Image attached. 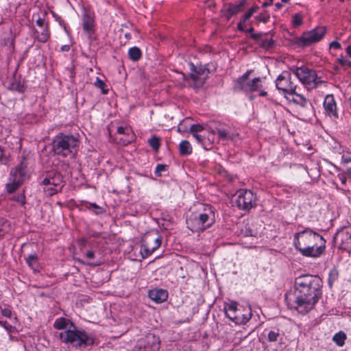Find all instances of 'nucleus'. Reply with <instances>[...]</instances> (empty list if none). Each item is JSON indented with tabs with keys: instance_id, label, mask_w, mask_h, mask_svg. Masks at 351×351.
Listing matches in <instances>:
<instances>
[{
	"instance_id": "nucleus-1",
	"label": "nucleus",
	"mask_w": 351,
	"mask_h": 351,
	"mask_svg": "<svg viewBox=\"0 0 351 351\" xmlns=\"http://www.w3.org/2000/svg\"><path fill=\"white\" fill-rule=\"evenodd\" d=\"M293 245L302 255L311 258L319 257L326 249V241L323 237L310 228L295 233Z\"/></svg>"
},
{
	"instance_id": "nucleus-2",
	"label": "nucleus",
	"mask_w": 351,
	"mask_h": 351,
	"mask_svg": "<svg viewBox=\"0 0 351 351\" xmlns=\"http://www.w3.org/2000/svg\"><path fill=\"white\" fill-rule=\"evenodd\" d=\"M215 221V212L213 207L207 204H199L195 215L188 217V228L193 232H203L210 228Z\"/></svg>"
},
{
	"instance_id": "nucleus-3",
	"label": "nucleus",
	"mask_w": 351,
	"mask_h": 351,
	"mask_svg": "<svg viewBox=\"0 0 351 351\" xmlns=\"http://www.w3.org/2000/svg\"><path fill=\"white\" fill-rule=\"evenodd\" d=\"M294 293L303 296L318 299L322 296V282L319 277L312 275H304L298 277L295 282Z\"/></svg>"
},
{
	"instance_id": "nucleus-4",
	"label": "nucleus",
	"mask_w": 351,
	"mask_h": 351,
	"mask_svg": "<svg viewBox=\"0 0 351 351\" xmlns=\"http://www.w3.org/2000/svg\"><path fill=\"white\" fill-rule=\"evenodd\" d=\"M60 338L64 343L70 344L72 347L83 350L91 346L95 343L93 335L84 330L73 329L66 330L60 333Z\"/></svg>"
},
{
	"instance_id": "nucleus-5",
	"label": "nucleus",
	"mask_w": 351,
	"mask_h": 351,
	"mask_svg": "<svg viewBox=\"0 0 351 351\" xmlns=\"http://www.w3.org/2000/svg\"><path fill=\"white\" fill-rule=\"evenodd\" d=\"M79 140L72 135L61 134L53 142V149L57 155L63 157L73 156L77 151Z\"/></svg>"
},
{
	"instance_id": "nucleus-6",
	"label": "nucleus",
	"mask_w": 351,
	"mask_h": 351,
	"mask_svg": "<svg viewBox=\"0 0 351 351\" xmlns=\"http://www.w3.org/2000/svg\"><path fill=\"white\" fill-rule=\"evenodd\" d=\"M318 299L303 296L298 293H287L285 302L289 308L296 310L298 313L305 314L311 311L318 302Z\"/></svg>"
},
{
	"instance_id": "nucleus-7",
	"label": "nucleus",
	"mask_w": 351,
	"mask_h": 351,
	"mask_svg": "<svg viewBox=\"0 0 351 351\" xmlns=\"http://www.w3.org/2000/svg\"><path fill=\"white\" fill-rule=\"evenodd\" d=\"M161 236L157 230L145 234L142 239L141 253L143 258L149 256L161 245Z\"/></svg>"
},
{
	"instance_id": "nucleus-8",
	"label": "nucleus",
	"mask_w": 351,
	"mask_h": 351,
	"mask_svg": "<svg viewBox=\"0 0 351 351\" xmlns=\"http://www.w3.org/2000/svg\"><path fill=\"white\" fill-rule=\"evenodd\" d=\"M250 71H247L235 82L234 88L236 90H243L252 93L258 91L263 86L260 77H255L252 80H249Z\"/></svg>"
},
{
	"instance_id": "nucleus-9",
	"label": "nucleus",
	"mask_w": 351,
	"mask_h": 351,
	"mask_svg": "<svg viewBox=\"0 0 351 351\" xmlns=\"http://www.w3.org/2000/svg\"><path fill=\"white\" fill-rule=\"evenodd\" d=\"M291 71L303 84L308 85L311 88L316 87L322 82L317 78L315 71L306 66L292 67Z\"/></svg>"
},
{
	"instance_id": "nucleus-10",
	"label": "nucleus",
	"mask_w": 351,
	"mask_h": 351,
	"mask_svg": "<svg viewBox=\"0 0 351 351\" xmlns=\"http://www.w3.org/2000/svg\"><path fill=\"white\" fill-rule=\"evenodd\" d=\"M237 206L241 210H250L256 205V195L250 190H240L237 193Z\"/></svg>"
},
{
	"instance_id": "nucleus-11",
	"label": "nucleus",
	"mask_w": 351,
	"mask_h": 351,
	"mask_svg": "<svg viewBox=\"0 0 351 351\" xmlns=\"http://www.w3.org/2000/svg\"><path fill=\"white\" fill-rule=\"evenodd\" d=\"M326 29L324 27H317L311 31L304 32L298 38V44L302 46H308L319 41L325 35Z\"/></svg>"
},
{
	"instance_id": "nucleus-12",
	"label": "nucleus",
	"mask_w": 351,
	"mask_h": 351,
	"mask_svg": "<svg viewBox=\"0 0 351 351\" xmlns=\"http://www.w3.org/2000/svg\"><path fill=\"white\" fill-rule=\"evenodd\" d=\"M44 186L43 190L45 194L48 196L61 191L64 186L62 178L60 174H56L53 177L45 178L43 182Z\"/></svg>"
},
{
	"instance_id": "nucleus-13",
	"label": "nucleus",
	"mask_w": 351,
	"mask_h": 351,
	"mask_svg": "<svg viewBox=\"0 0 351 351\" xmlns=\"http://www.w3.org/2000/svg\"><path fill=\"white\" fill-rule=\"evenodd\" d=\"M276 88L281 90L285 97L295 90L296 85L292 81L291 73L288 71L282 72L276 81Z\"/></svg>"
},
{
	"instance_id": "nucleus-14",
	"label": "nucleus",
	"mask_w": 351,
	"mask_h": 351,
	"mask_svg": "<svg viewBox=\"0 0 351 351\" xmlns=\"http://www.w3.org/2000/svg\"><path fill=\"white\" fill-rule=\"evenodd\" d=\"M334 241L339 245V248L351 252V228H343L339 230L334 237Z\"/></svg>"
},
{
	"instance_id": "nucleus-15",
	"label": "nucleus",
	"mask_w": 351,
	"mask_h": 351,
	"mask_svg": "<svg viewBox=\"0 0 351 351\" xmlns=\"http://www.w3.org/2000/svg\"><path fill=\"white\" fill-rule=\"evenodd\" d=\"M209 71L202 66H195L193 64H191L190 77L193 81V86L199 88L202 86L208 78Z\"/></svg>"
},
{
	"instance_id": "nucleus-16",
	"label": "nucleus",
	"mask_w": 351,
	"mask_h": 351,
	"mask_svg": "<svg viewBox=\"0 0 351 351\" xmlns=\"http://www.w3.org/2000/svg\"><path fill=\"white\" fill-rule=\"evenodd\" d=\"M324 108L326 114L334 120L339 119L337 104L332 95L326 96L324 101Z\"/></svg>"
},
{
	"instance_id": "nucleus-17",
	"label": "nucleus",
	"mask_w": 351,
	"mask_h": 351,
	"mask_svg": "<svg viewBox=\"0 0 351 351\" xmlns=\"http://www.w3.org/2000/svg\"><path fill=\"white\" fill-rule=\"evenodd\" d=\"M82 22L84 32L90 36L94 33V14L90 12H85L83 15Z\"/></svg>"
},
{
	"instance_id": "nucleus-18",
	"label": "nucleus",
	"mask_w": 351,
	"mask_h": 351,
	"mask_svg": "<svg viewBox=\"0 0 351 351\" xmlns=\"http://www.w3.org/2000/svg\"><path fill=\"white\" fill-rule=\"evenodd\" d=\"M143 342L145 351H158L159 350V338L153 334L147 335Z\"/></svg>"
},
{
	"instance_id": "nucleus-19",
	"label": "nucleus",
	"mask_w": 351,
	"mask_h": 351,
	"mask_svg": "<svg viewBox=\"0 0 351 351\" xmlns=\"http://www.w3.org/2000/svg\"><path fill=\"white\" fill-rule=\"evenodd\" d=\"M149 298L156 303H162L168 298V293L166 290L162 289H155L149 291Z\"/></svg>"
},
{
	"instance_id": "nucleus-20",
	"label": "nucleus",
	"mask_w": 351,
	"mask_h": 351,
	"mask_svg": "<svg viewBox=\"0 0 351 351\" xmlns=\"http://www.w3.org/2000/svg\"><path fill=\"white\" fill-rule=\"evenodd\" d=\"M286 98L289 101L302 107H305L308 103V100L303 95L296 93L295 90L292 93H290L289 95H287Z\"/></svg>"
},
{
	"instance_id": "nucleus-21",
	"label": "nucleus",
	"mask_w": 351,
	"mask_h": 351,
	"mask_svg": "<svg viewBox=\"0 0 351 351\" xmlns=\"http://www.w3.org/2000/svg\"><path fill=\"white\" fill-rule=\"evenodd\" d=\"M215 139V133L213 131L209 132L207 137L202 135V140L197 141L199 143H200L206 149H210L212 148V145L214 143Z\"/></svg>"
},
{
	"instance_id": "nucleus-22",
	"label": "nucleus",
	"mask_w": 351,
	"mask_h": 351,
	"mask_svg": "<svg viewBox=\"0 0 351 351\" xmlns=\"http://www.w3.org/2000/svg\"><path fill=\"white\" fill-rule=\"evenodd\" d=\"M245 4V0L240 1L238 4L230 3L227 9V12L230 15L229 16L235 15L240 12L243 10Z\"/></svg>"
},
{
	"instance_id": "nucleus-23",
	"label": "nucleus",
	"mask_w": 351,
	"mask_h": 351,
	"mask_svg": "<svg viewBox=\"0 0 351 351\" xmlns=\"http://www.w3.org/2000/svg\"><path fill=\"white\" fill-rule=\"evenodd\" d=\"M204 129V127L200 124H193L190 127V132L193 134L197 141H201L202 135L199 134L198 133L202 132Z\"/></svg>"
},
{
	"instance_id": "nucleus-24",
	"label": "nucleus",
	"mask_w": 351,
	"mask_h": 351,
	"mask_svg": "<svg viewBox=\"0 0 351 351\" xmlns=\"http://www.w3.org/2000/svg\"><path fill=\"white\" fill-rule=\"evenodd\" d=\"M179 151L181 155H189L192 152V147L188 141H182L179 145Z\"/></svg>"
},
{
	"instance_id": "nucleus-25",
	"label": "nucleus",
	"mask_w": 351,
	"mask_h": 351,
	"mask_svg": "<svg viewBox=\"0 0 351 351\" xmlns=\"http://www.w3.org/2000/svg\"><path fill=\"white\" fill-rule=\"evenodd\" d=\"M40 32L37 31V39L38 41L41 43H46L49 38V32L47 26H45L44 27H41Z\"/></svg>"
},
{
	"instance_id": "nucleus-26",
	"label": "nucleus",
	"mask_w": 351,
	"mask_h": 351,
	"mask_svg": "<svg viewBox=\"0 0 351 351\" xmlns=\"http://www.w3.org/2000/svg\"><path fill=\"white\" fill-rule=\"evenodd\" d=\"M341 162L344 172L351 176V157L343 155L341 157Z\"/></svg>"
},
{
	"instance_id": "nucleus-27",
	"label": "nucleus",
	"mask_w": 351,
	"mask_h": 351,
	"mask_svg": "<svg viewBox=\"0 0 351 351\" xmlns=\"http://www.w3.org/2000/svg\"><path fill=\"white\" fill-rule=\"evenodd\" d=\"M130 58L133 61H138L141 58V51L136 47H132L128 51Z\"/></svg>"
},
{
	"instance_id": "nucleus-28",
	"label": "nucleus",
	"mask_w": 351,
	"mask_h": 351,
	"mask_svg": "<svg viewBox=\"0 0 351 351\" xmlns=\"http://www.w3.org/2000/svg\"><path fill=\"white\" fill-rule=\"evenodd\" d=\"M346 339V335L342 331L336 333L332 337L334 342L339 346H343Z\"/></svg>"
},
{
	"instance_id": "nucleus-29",
	"label": "nucleus",
	"mask_w": 351,
	"mask_h": 351,
	"mask_svg": "<svg viewBox=\"0 0 351 351\" xmlns=\"http://www.w3.org/2000/svg\"><path fill=\"white\" fill-rule=\"evenodd\" d=\"M228 310L229 311L233 313V314L232 315H230L228 314V317L230 319H232V320L239 319V318H240V313L238 312V311H239V310H238L236 304H230L228 306Z\"/></svg>"
},
{
	"instance_id": "nucleus-30",
	"label": "nucleus",
	"mask_w": 351,
	"mask_h": 351,
	"mask_svg": "<svg viewBox=\"0 0 351 351\" xmlns=\"http://www.w3.org/2000/svg\"><path fill=\"white\" fill-rule=\"evenodd\" d=\"M217 133L221 140H232L236 136V134H230L228 131L221 128L217 130Z\"/></svg>"
},
{
	"instance_id": "nucleus-31",
	"label": "nucleus",
	"mask_w": 351,
	"mask_h": 351,
	"mask_svg": "<svg viewBox=\"0 0 351 351\" xmlns=\"http://www.w3.org/2000/svg\"><path fill=\"white\" fill-rule=\"evenodd\" d=\"M10 230V224L7 220H1L0 222V237H3Z\"/></svg>"
},
{
	"instance_id": "nucleus-32",
	"label": "nucleus",
	"mask_w": 351,
	"mask_h": 351,
	"mask_svg": "<svg viewBox=\"0 0 351 351\" xmlns=\"http://www.w3.org/2000/svg\"><path fill=\"white\" fill-rule=\"evenodd\" d=\"M67 326V320L64 317L58 318L53 324V327L58 330H63Z\"/></svg>"
},
{
	"instance_id": "nucleus-33",
	"label": "nucleus",
	"mask_w": 351,
	"mask_h": 351,
	"mask_svg": "<svg viewBox=\"0 0 351 351\" xmlns=\"http://www.w3.org/2000/svg\"><path fill=\"white\" fill-rule=\"evenodd\" d=\"M149 145L155 150L158 151L160 146V140L157 136H153L148 141Z\"/></svg>"
},
{
	"instance_id": "nucleus-34",
	"label": "nucleus",
	"mask_w": 351,
	"mask_h": 351,
	"mask_svg": "<svg viewBox=\"0 0 351 351\" xmlns=\"http://www.w3.org/2000/svg\"><path fill=\"white\" fill-rule=\"evenodd\" d=\"M280 336L279 330H270L267 335L268 341L269 342H276L278 341Z\"/></svg>"
},
{
	"instance_id": "nucleus-35",
	"label": "nucleus",
	"mask_w": 351,
	"mask_h": 351,
	"mask_svg": "<svg viewBox=\"0 0 351 351\" xmlns=\"http://www.w3.org/2000/svg\"><path fill=\"white\" fill-rule=\"evenodd\" d=\"M94 84L97 88H100L101 90V92L103 94L106 95L108 93V89L106 88V84L104 83V81L100 80L99 77H97L96 81L94 83Z\"/></svg>"
},
{
	"instance_id": "nucleus-36",
	"label": "nucleus",
	"mask_w": 351,
	"mask_h": 351,
	"mask_svg": "<svg viewBox=\"0 0 351 351\" xmlns=\"http://www.w3.org/2000/svg\"><path fill=\"white\" fill-rule=\"evenodd\" d=\"M38 262V257L35 254H30L26 258V263L31 268H34Z\"/></svg>"
},
{
	"instance_id": "nucleus-37",
	"label": "nucleus",
	"mask_w": 351,
	"mask_h": 351,
	"mask_svg": "<svg viewBox=\"0 0 351 351\" xmlns=\"http://www.w3.org/2000/svg\"><path fill=\"white\" fill-rule=\"evenodd\" d=\"M259 44L263 48L268 49L273 46L274 40L272 39H267L263 37L260 40Z\"/></svg>"
},
{
	"instance_id": "nucleus-38",
	"label": "nucleus",
	"mask_w": 351,
	"mask_h": 351,
	"mask_svg": "<svg viewBox=\"0 0 351 351\" xmlns=\"http://www.w3.org/2000/svg\"><path fill=\"white\" fill-rule=\"evenodd\" d=\"M258 10V7L256 5L252 6L243 16V22L247 21L254 13Z\"/></svg>"
},
{
	"instance_id": "nucleus-39",
	"label": "nucleus",
	"mask_w": 351,
	"mask_h": 351,
	"mask_svg": "<svg viewBox=\"0 0 351 351\" xmlns=\"http://www.w3.org/2000/svg\"><path fill=\"white\" fill-rule=\"evenodd\" d=\"M292 23L294 27H298L302 23V16L300 14H295L292 17Z\"/></svg>"
},
{
	"instance_id": "nucleus-40",
	"label": "nucleus",
	"mask_w": 351,
	"mask_h": 351,
	"mask_svg": "<svg viewBox=\"0 0 351 351\" xmlns=\"http://www.w3.org/2000/svg\"><path fill=\"white\" fill-rule=\"evenodd\" d=\"M269 14L267 13V12H265L263 13L260 14L258 16H256V20L258 22H263L264 23H267L269 20Z\"/></svg>"
},
{
	"instance_id": "nucleus-41",
	"label": "nucleus",
	"mask_w": 351,
	"mask_h": 351,
	"mask_svg": "<svg viewBox=\"0 0 351 351\" xmlns=\"http://www.w3.org/2000/svg\"><path fill=\"white\" fill-rule=\"evenodd\" d=\"M167 166L166 165L159 164L156 166L155 174L157 176H161V172L167 170Z\"/></svg>"
},
{
	"instance_id": "nucleus-42",
	"label": "nucleus",
	"mask_w": 351,
	"mask_h": 351,
	"mask_svg": "<svg viewBox=\"0 0 351 351\" xmlns=\"http://www.w3.org/2000/svg\"><path fill=\"white\" fill-rule=\"evenodd\" d=\"M131 130L128 127L120 126L117 128V133L119 134L129 135Z\"/></svg>"
},
{
	"instance_id": "nucleus-43",
	"label": "nucleus",
	"mask_w": 351,
	"mask_h": 351,
	"mask_svg": "<svg viewBox=\"0 0 351 351\" xmlns=\"http://www.w3.org/2000/svg\"><path fill=\"white\" fill-rule=\"evenodd\" d=\"M21 184V182L19 180L16 181L15 180L13 182V184H12V186H8V190L9 193H12Z\"/></svg>"
},
{
	"instance_id": "nucleus-44",
	"label": "nucleus",
	"mask_w": 351,
	"mask_h": 351,
	"mask_svg": "<svg viewBox=\"0 0 351 351\" xmlns=\"http://www.w3.org/2000/svg\"><path fill=\"white\" fill-rule=\"evenodd\" d=\"M242 316H243V318L241 320V322H247L251 318V317H252L251 309L248 308L247 311V313L245 314H243Z\"/></svg>"
},
{
	"instance_id": "nucleus-45",
	"label": "nucleus",
	"mask_w": 351,
	"mask_h": 351,
	"mask_svg": "<svg viewBox=\"0 0 351 351\" xmlns=\"http://www.w3.org/2000/svg\"><path fill=\"white\" fill-rule=\"evenodd\" d=\"M1 313L4 317H6L8 318H11V317L12 315V311L8 308H5L1 309Z\"/></svg>"
},
{
	"instance_id": "nucleus-46",
	"label": "nucleus",
	"mask_w": 351,
	"mask_h": 351,
	"mask_svg": "<svg viewBox=\"0 0 351 351\" xmlns=\"http://www.w3.org/2000/svg\"><path fill=\"white\" fill-rule=\"evenodd\" d=\"M341 65L351 67V62L344 58L338 60Z\"/></svg>"
},
{
	"instance_id": "nucleus-47",
	"label": "nucleus",
	"mask_w": 351,
	"mask_h": 351,
	"mask_svg": "<svg viewBox=\"0 0 351 351\" xmlns=\"http://www.w3.org/2000/svg\"><path fill=\"white\" fill-rule=\"evenodd\" d=\"M188 120H189V118L185 119L182 122H181L179 124L178 128V131L184 132L187 130L186 126H184V122L187 121Z\"/></svg>"
},
{
	"instance_id": "nucleus-48",
	"label": "nucleus",
	"mask_w": 351,
	"mask_h": 351,
	"mask_svg": "<svg viewBox=\"0 0 351 351\" xmlns=\"http://www.w3.org/2000/svg\"><path fill=\"white\" fill-rule=\"evenodd\" d=\"M263 35L262 34H252L251 37L256 40L258 43H260V40L263 38Z\"/></svg>"
},
{
	"instance_id": "nucleus-49",
	"label": "nucleus",
	"mask_w": 351,
	"mask_h": 351,
	"mask_svg": "<svg viewBox=\"0 0 351 351\" xmlns=\"http://www.w3.org/2000/svg\"><path fill=\"white\" fill-rule=\"evenodd\" d=\"M0 324L3 326L8 331H10L12 328V326L7 322L0 321Z\"/></svg>"
},
{
	"instance_id": "nucleus-50",
	"label": "nucleus",
	"mask_w": 351,
	"mask_h": 351,
	"mask_svg": "<svg viewBox=\"0 0 351 351\" xmlns=\"http://www.w3.org/2000/svg\"><path fill=\"white\" fill-rule=\"evenodd\" d=\"M330 47L338 49L341 48V44L339 42L335 40L330 44Z\"/></svg>"
},
{
	"instance_id": "nucleus-51",
	"label": "nucleus",
	"mask_w": 351,
	"mask_h": 351,
	"mask_svg": "<svg viewBox=\"0 0 351 351\" xmlns=\"http://www.w3.org/2000/svg\"><path fill=\"white\" fill-rule=\"evenodd\" d=\"M36 24L38 26H39L40 28L44 27L45 25V19H42L40 17H38V19L36 20Z\"/></svg>"
},
{
	"instance_id": "nucleus-52",
	"label": "nucleus",
	"mask_w": 351,
	"mask_h": 351,
	"mask_svg": "<svg viewBox=\"0 0 351 351\" xmlns=\"http://www.w3.org/2000/svg\"><path fill=\"white\" fill-rule=\"evenodd\" d=\"M6 161V158L5 156L3 150L0 147V162L4 163Z\"/></svg>"
},
{
	"instance_id": "nucleus-53",
	"label": "nucleus",
	"mask_w": 351,
	"mask_h": 351,
	"mask_svg": "<svg viewBox=\"0 0 351 351\" xmlns=\"http://www.w3.org/2000/svg\"><path fill=\"white\" fill-rule=\"evenodd\" d=\"M86 256L88 258H93L94 256H95V254L93 251H88L86 254Z\"/></svg>"
},
{
	"instance_id": "nucleus-54",
	"label": "nucleus",
	"mask_w": 351,
	"mask_h": 351,
	"mask_svg": "<svg viewBox=\"0 0 351 351\" xmlns=\"http://www.w3.org/2000/svg\"><path fill=\"white\" fill-rule=\"evenodd\" d=\"M243 20L239 22L237 25V29L241 31V32H245V29H244V27H243Z\"/></svg>"
},
{
	"instance_id": "nucleus-55",
	"label": "nucleus",
	"mask_w": 351,
	"mask_h": 351,
	"mask_svg": "<svg viewBox=\"0 0 351 351\" xmlns=\"http://www.w3.org/2000/svg\"><path fill=\"white\" fill-rule=\"evenodd\" d=\"M339 178L343 184H345L346 182V178L344 175H339Z\"/></svg>"
},
{
	"instance_id": "nucleus-56",
	"label": "nucleus",
	"mask_w": 351,
	"mask_h": 351,
	"mask_svg": "<svg viewBox=\"0 0 351 351\" xmlns=\"http://www.w3.org/2000/svg\"><path fill=\"white\" fill-rule=\"evenodd\" d=\"M346 52L348 55L351 58V45H349L346 48Z\"/></svg>"
},
{
	"instance_id": "nucleus-57",
	"label": "nucleus",
	"mask_w": 351,
	"mask_h": 351,
	"mask_svg": "<svg viewBox=\"0 0 351 351\" xmlns=\"http://www.w3.org/2000/svg\"><path fill=\"white\" fill-rule=\"evenodd\" d=\"M275 7H276V10H280L282 7V4L280 3H275Z\"/></svg>"
},
{
	"instance_id": "nucleus-58",
	"label": "nucleus",
	"mask_w": 351,
	"mask_h": 351,
	"mask_svg": "<svg viewBox=\"0 0 351 351\" xmlns=\"http://www.w3.org/2000/svg\"><path fill=\"white\" fill-rule=\"evenodd\" d=\"M90 206H92L95 208L99 209V210H101V208L98 206L96 204H90Z\"/></svg>"
},
{
	"instance_id": "nucleus-59",
	"label": "nucleus",
	"mask_w": 351,
	"mask_h": 351,
	"mask_svg": "<svg viewBox=\"0 0 351 351\" xmlns=\"http://www.w3.org/2000/svg\"><path fill=\"white\" fill-rule=\"evenodd\" d=\"M86 265H90V266H98L100 265V263H86Z\"/></svg>"
},
{
	"instance_id": "nucleus-60",
	"label": "nucleus",
	"mask_w": 351,
	"mask_h": 351,
	"mask_svg": "<svg viewBox=\"0 0 351 351\" xmlns=\"http://www.w3.org/2000/svg\"><path fill=\"white\" fill-rule=\"evenodd\" d=\"M61 49L62 51H68L69 49V47L68 45H64Z\"/></svg>"
},
{
	"instance_id": "nucleus-61",
	"label": "nucleus",
	"mask_w": 351,
	"mask_h": 351,
	"mask_svg": "<svg viewBox=\"0 0 351 351\" xmlns=\"http://www.w3.org/2000/svg\"><path fill=\"white\" fill-rule=\"evenodd\" d=\"M267 95V92L266 91H261L260 93H259V95L261 96V97H264Z\"/></svg>"
},
{
	"instance_id": "nucleus-62",
	"label": "nucleus",
	"mask_w": 351,
	"mask_h": 351,
	"mask_svg": "<svg viewBox=\"0 0 351 351\" xmlns=\"http://www.w3.org/2000/svg\"><path fill=\"white\" fill-rule=\"evenodd\" d=\"M19 173L20 176H21V175H22L21 170V169H19L18 168H16V169H15V173Z\"/></svg>"
},
{
	"instance_id": "nucleus-63",
	"label": "nucleus",
	"mask_w": 351,
	"mask_h": 351,
	"mask_svg": "<svg viewBox=\"0 0 351 351\" xmlns=\"http://www.w3.org/2000/svg\"><path fill=\"white\" fill-rule=\"evenodd\" d=\"M271 4H269V1H267V2H265L263 3V7H267V6H269V5H271Z\"/></svg>"
},
{
	"instance_id": "nucleus-64",
	"label": "nucleus",
	"mask_w": 351,
	"mask_h": 351,
	"mask_svg": "<svg viewBox=\"0 0 351 351\" xmlns=\"http://www.w3.org/2000/svg\"><path fill=\"white\" fill-rule=\"evenodd\" d=\"M253 31H254V28L253 27H250L249 29L246 30L245 32H250V33L253 34L252 33Z\"/></svg>"
}]
</instances>
